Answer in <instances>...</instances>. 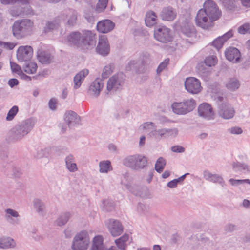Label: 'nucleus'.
Listing matches in <instances>:
<instances>
[{
  "instance_id": "obj_49",
  "label": "nucleus",
  "mask_w": 250,
  "mask_h": 250,
  "mask_svg": "<svg viewBox=\"0 0 250 250\" xmlns=\"http://www.w3.org/2000/svg\"><path fill=\"white\" fill-rule=\"evenodd\" d=\"M232 167L235 171H244V172L249 171L248 166L244 164L240 163L239 162H233L232 163Z\"/></svg>"
},
{
  "instance_id": "obj_17",
  "label": "nucleus",
  "mask_w": 250,
  "mask_h": 250,
  "mask_svg": "<svg viewBox=\"0 0 250 250\" xmlns=\"http://www.w3.org/2000/svg\"><path fill=\"white\" fill-rule=\"evenodd\" d=\"M225 56L227 60L234 63L241 62V53L235 47H229L225 51Z\"/></svg>"
},
{
  "instance_id": "obj_44",
  "label": "nucleus",
  "mask_w": 250,
  "mask_h": 250,
  "mask_svg": "<svg viewBox=\"0 0 250 250\" xmlns=\"http://www.w3.org/2000/svg\"><path fill=\"white\" fill-rule=\"evenodd\" d=\"M223 6L229 10H234L236 8L235 0H220Z\"/></svg>"
},
{
  "instance_id": "obj_41",
  "label": "nucleus",
  "mask_w": 250,
  "mask_h": 250,
  "mask_svg": "<svg viewBox=\"0 0 250 250\" xmlns=\"http://www.w3.org/2000/svg\"><path fill=\"white\" fill-rule=\"evenodd\" d=\"M135 154L129 155L124 158L123 160V164L130 168L134 169V167L136 166L135 163Z\"/></svg>"
},
{
  "instance_id": "obj_21",
  "label": "nucleus",
  "mask_w": 250,
  "mask_h": 250,
  "mask_svg": "<svg viewBox=\"0 0 250 250\" xmlns=\"http://www.w3.org/2000/svg\"><path fill=\"white\" fill-rule=\"evenodd\" d=\"M177 15L176 10L171 6L164 7L162 10L160 16L164 21H172Z\"/></svg>"
},
{
  "instance_id": "obj_60",
  "label": "nucleus",
  "mask_w": 250,
  "mask_h": 250,
  "mask_svg": "<svg viewBox=\"0 0 250 250\" xmlns=\"http://www.w3.org/2000/svg\"><path fill=\"white\" fill-rule=\"evenodd\" d=\"M229 181L232 186L244 183H247L250 185V180L249 179L235 180L234 179H230Z\"/></svg>"
},
{
  "instance_id": "obj_56",
  "label": "nucleus",
  "mask_w": 250,
  "mask_h": 250,
  "mask_svg": "<svg viewBox=\"0 0 250 250\" xmlns=\"http://www.w3.org/2000/svg\"><path fill=\"white\" fill-rule=\"evenodd\" d=\"M238 32L241 34L250 33V24L245 23L238 28Z\"/></svg>"
},
{
  "instance_id": "obj_34",
  "label": "nucleus",
  "mask_w": 250,
  "mask_h": 250,
  "mask_svg": "<svg viewBox=\"0 0 250 250\" xmlns=\"http://www.w3.org/2000/svg\"><path fill=\"white\" fill-rule=\"evenodd\" d=\"M129 240V235L125 234L119 238L115 240V243L119 249L121 250H125L127 246V242Z\"/></svg>"
},
{
  "instance_id": "obj_31",
  "label": "nucleus",
  "mask_w": 250,
  "mask_h": 250,
  "mask_svg": "<svg viewBox=\"0 0 250 250\" xmlns=\"http://www.w3.org/2000/svg\"><path fill=\"white\" fill-rule=\"evenodd\" d=\"M61 22V21L59 15L54 20L47 22L44 29V32H48L56 29L59 26Z\"/></svg>"
},
{
  "instance_id": "obj_19",
  "label": "nucleus",
  "mask_w": 250,
  "mask_h": 250,
  "mask_svg": "<svg viewBox=\"0 0 250 250\" xmlns=\"http://www.w3.org/2000/svg\"><path fill=\"white\" fill-rule=\"evenodd\" d=\"M96 50L98 53L103 56H106L109 53V44L107 39L105 37L102 36L100 37Z\"/></svg>"
},
{
  "instance_id": "obj_3",
  "label": "nucleus",
  "mask_w": 250,
  "mask_h": 250,
  "mask_svg": "<svg viewBox=\"0 0 250 250\" xmlns=\"http://www.w3.org/2000/svg\"><path fill=\"white\" fill-rule=\"evenodd\" d=\"M34 23L31 20L25 19L15 21L12 26L13 36L17 39L30 35L33 30Z\"/></svg>"
},
{
  "instance_id": "obj_37",
  "label": "nucleus",
  "mask_w": 250,
  "mask_h": 250,
  "mask_svg": "<svg viewBox=\"0 0 250 250\" xmlns=\"http://www.w3.org/2000/svg\"><path fill=\"white\" fill-rule=\"evenodd\" d=\"M182 33L187 37H191L195 35L196 30L194 26L190 24H185L181 28Z\"/></svg>"
},
{
  "instance_id": "obj_9",
  "label": "nucleus",
  "mask_w": 250,
  "mask_h": 250,
  "mask_svg": "<svg viewBox=\"0 0 250 250\" xmlns=\"http://www.w3.org/2000/svg\"><path fill=\"white\" fill-rule=\"evenodd\" d=\"M125 77V75L122 72L113 75L107 82V90L116 91L120 89L124 83Z\"/></svg>"
},
{
  "instance_id": "obj_26",
  "label": "nucleus",
  "mask_w": 250,
  "mask_h": 250,
  "mask_svg": "<svg viewBox=\"0 0 250 250\" xmlns=\"http://www.w3.org/2000/svg\"><path fill=\"white\" fill-rule=\"evenodd\" d=\"M147 135L149 137L153 138L157 141L166 139L165 128L156 129L155 127L153 130L150 131Z\"/></svg>"
},
{
  "instance_id": "obj_14",
  "label": "nucleus",
  "mask_w": 250,
  "mask_h": 250,
  "mask_svg": "<svg viewBox=\"0 0 250 250\" xmlns=\"http://www.w3.org/2000/svg\"><path fill=\"white\" fill-rule=\"evenodd\" d=\"M107 228L113 237L121 235L123 231V226L118 220L110 219L107 223Z\"/></svg>"
},
{
  "instance_id": "obj_51",
  "label": "nucleus",
  "mask_w": 250,
  "mask_h": 250,
  "mask_svg": "<svg viewBox=\"0 0 250 250\" xmlns=\"http://www.w3.org/2000/svg\"><path fill=\"white\" fill-rule=\"evenodd\" d=\"M152 62V58L147 52L143 53L142 54L141 65L145 66L150 64Z\"/></svg>"
},
{
  "instance_id": "obj_7",
  "label": "nucleus",
  "mask_w": 250,
  "mask_h": 250,
  "mask_svg": "<svg viewBox=\"0 0 250 250\" xmlns=\"http://www.w3.org/2000/svg\"><path fill=\"white\" fill-rule=\"evenodd\" d=\"M196 25L205 30H209L213 26V21L211 20L205 9H200L195 19Z\"/></svg>"
},
{
  "instance_id": "obj_62",
  "label": "nucleus",
  "mask_w": 250,
  "mask_h": 250,
  "mask_svg": "<svg viewBox=\"0 0 250 250\" xmlns=\"http://www.w3.org/2000/svg\"><path fill=\"white\" fill-rule=\"evenodd\" d=\"M140 127L144 130H147L151 128L154 129L156 127V125L155 124L152 122H147L141 125Z\"/></svg>"
},
{
  "instance_id": "obj_47",
  "label": "nucleus",
  "mask_w": 250,
  "mask_h": 250,
  "mask_svg": "<svg viewBox=\"0 0 250 250\" xmlns=\"http://www.w3.org/2000/svg\"><path fill=\"white\" fill-rule=\"evenodd\" d=\"M166 164V161L163 157L159 158L155 164V169L159 173H161L164 169Z\"/></svg>"
},
{
  "instance_id": "obj_59",
  "label": "nucleus",
  "mask_w": 250,
  "mask_h": 250,
  "mask_svg": "<svg viewBox=\"0 0 250 250\" xmlns=\"http://www.w3.org/2000/svg\"><path fill=\"white\" fill-rule=\"evenodd\" d=\"M16 45V44L13 42H4L0 41V46L7 50L13 49Z\"/></svg>"
},
{
  "instance_id": "obj_63",
  "label": "nucleus",
  "mask_w": 250,
  "mask_h": 250,
  "mask_svg": "<svg viewBox=\"0 0 250 250\" xmlns=\"http://www.w3.org/2000/svg\"><path fill=\"white\" fill-rule=\"evenodd\" d=\"M148 209V206L142 203H139L137 206V211L139 213H144L147 212Z\"/></svg>"
},
{
  "instance_id": "obj_55",
  "label": "nucleus",
  "mask_w": 250,
  "mask_h": 250,
  "mask_svg": "<svg viewBox=\"0 0 250 250\" xmlns=\"http://www.w3.org/2000/svg\"><path fill=\"white\" fill-rule=\"evenodd\" d=\"M18 107L17 106H13L8 112L6 117L7 120H12L18 113Z\"/></svg>"
},
{
  "instance_id": "obj_25",
  "label": "nucleus",
  "mask_w": 250,
  "mask_h": 250,
  "mask_svg": "<svg viewBox=\"0 0 250 250\" xmlns=\"http://www.w3.org/2000/svg\"><path fill=\"white\" fill-rule=\"evenodd\" d=\"M88 73L89 70L87 69H84L80 71L75 75L73 80L74 89H77L81 86L82 82L84 80L85 77L88 75Z\"/></svg>"
},
{
  "instance_id": "obj_24",
  "label": "nucleus",
  "mask_w": 250,
  "mask_h": 250,
  "mask_svg": "<svg viewBox=\"0 0 250 250\" xmlns=\"http://www.w3.org/2000/svg\"><path fill=\"white\" fill-rule=\"evenodd\" d=\"M203 175L205 179L208 181L213 183H217L220 184L222 187H224L225 185V181L223 178L218 174H213L208 170H205L203 172Z\"/></svg>"
},
{
  "instance_id": "obj_40",
  "label": "nucleus",
  "mask_w": 250,
  "mask_h": 250,
  "mask_svg": "<svg viewBox=\"0 0 250 250\" xmlns=\"http://www.w3.org/2000/svg\"><path fill=\"white\" fill-rule=\"evenodd\" d=\"M15 245L14 240L10 237L0 239V248H13Z\"/></svg>"
},
{
  "instance_id": "obj_8",
  "label": "nucleus",
  "mask_w": 250,
  "mask_h": 250,
  "mask_svg": "<svg viewBox=\"0 0 250 250\" xmlns=\"http://www.w3.org/2000/svg\"><path fill=\"white\" fill-rule=\"evenodd\" d=\"M205 11L208 14V18L214 21L217 20L221 15V12L219 9L217 4L212 0H207L204 4Z\"/></svg>"
},
{
  "instance_id": "obj_1",
  "label": "nucleus",
  "mask_w": 250,
  "mask_h": 250,
  "mask_svg": "<svg viewBox=\"0 0 250 250\" xmlns=\"http://www.w3.org/2000/svg\"><path fill=\"white\" fill-rule=\"evenodd\" d=\"M66 41L68 45L81 49H88L96 44L95 34L88 30L72 32L67 36Z\"/></svg>"
},
{
  "instance_id": "obj_50",
  "label": "nucleus",
  "mask_w": 250,
  "mask_h": 250,
  "mask_svg": "<svg viewBox=\"0 0 250 250\" xmlns=\"http://www.w3.org/2000/svg\"><path fill=\"white\" fill-rule=\"evenodd\" d=\"M203 62L209 68L210 67L214 66L215 64H216L217 58L214 56H209L207 57Z\"/></svg>"
},
{
  "instance_id": "obj_2",
  "label": "nucleus",
  "mask_w": 250,
  "mask_h": 250,
  "mask_svg": "<svg viewBox=\"0 0 250 250\" xmlns=\"http://www.w3.org/2000/svg\"><path fill=\"white\" fill-rule=\"evenodd\" d=\"M34 125L33 120L31 119H28L12 128L8 132V138L6 139L9 142L20 141L31 131Z\"/></svg>"
},
{
  "instance_id": "obj_28",
  "label": "nucleus",
  "mask_w": 250,
  "mask_h": 250,
  "mask_svg": "<svg viewBox=\"0 0 250 250\" xmlns=\"http://www.w3.org/2000/svg\"><path fill=\"white\" fill-rule=\"evenodd\" d=\"M226 88L231 92H234L238 89L240 86L239 81L235 78H232L229 79L226 83Z\"/></svg>"
},
{
  "instance_id": "obj_27",
  "label": "nucleus",
  "mask_w": 250,
  "mask_h": 250,
  "mask_svg": "<svg viewBox=\"0 0 250 250\" xmlns=\"http://www.w3.org/2000/svg\"><path fill=\"white\" fill-rule=\"evenodd\" d=\"M135 163L136 166L134 167V170H139L144 168L147 164V159L141 154H135Z\"/></svg>"
},
{
  "instance_id": "obj_10",
  "label": "nucleus",
  "mask_w": 250,
  "mask_h": 250,
  "mask_svg": "<svg viewBox=\"0 0 250 250\" xmlns=\"http://www.w3.org/2000/svg\"><path fill=\"white\" fill-rule=\"evenodd\" d=\"M185 87L188 93L192 94H198L202 89L200 81L194 77H189L186 79Z\"/></svg>"
},
{
  "instance_id": "obj_16",
  "label": "nucleus",
  "mask_w": 250,
  "mask_h": 250,
  "mask_svg": "<svg viewBox=\"0 0 250 250\" xmlns=\"http://www.w3.org/2000/svg\"><path fill=\"white\" fill-rule=\"evenodd\" d=\"M104 87L103 80L100 78L95 80L90 85L88 90V94L94 97L99 96Z\"/></svg>"
},
{
  "instance_id": "obj_58",
  "label": "nucleus",
  "mask_w": 250,
  "mask_h": 250,
  "mask_svg": "<svg viewBox=\"0 0 250 250\" xmlns=\"http://www.w3.org/2000/svg\"><path fill=\"white\" fill-rule=\"evenodd\" d=\"M169 62V59L167 58L159 64L156 70L158 74H160L167 67Z\"/></svg>"
},
{
  "instance_id": "obj_29",
  "label": "nucleus",
  "mask_w": 250,
  "mask_h": 250,
  "mask_svg": "<svg viewBox=\"0 0 250 250\" xmlns=\"http://www.w3.org/2000/svg\"><path fill=\"white\" fill-rule=\"evenodd\" d=\"M33 206L36 212L40 215L44 216L45 214V205L39 199H35L33 201Z\"/></svg>"
},
{
  "instance_id": "obj_46",
  "label": "nucleus",
  "mask_w": 250,
  "mask_h": 250,
  "mask_svg": "<svg viewBox=\"0 0 250 250\" xmlns=\"http://www.w3.org/2000/svg\"><path fill=\"white\" fill-rule=\"evenodd\" d=\"M102 208L104 211H111L114 208V202L110 200H104L102 202Z\"/></svg>"
},
{
  "instance_id": "obj_20",
  "label": "nucleus",
  "mask_w": 250,
  "mask_h": 250,
  "mask_svg": "<svg viewBox=\"0 0 250 250\" xmlns=\"http://www.w3.org/2000/svg\"><path fill=\"white\" fill-rule=\"evenodd\" d=\"M115 27V23L110 20H104L99 21L97 24V30L103 33H107L112 31Z\"/></svg>"
},
{
  "instance_id": "obj_15",
  "label": "nucleus",
  "mask_w": 250,
  "mask_h": 250,
  "mask_svg": "<svg viewBox=\"0 0 250 250\" xmlns=\"http://www.w3.org/2000/svg\"><path fill=\"white\" fill-rule=\"evenodd\" d=\"M198 113L200 117L209 120L214 119V112L211 106L208 103L201 104L198 107Z\"/></svg>"
},
{
  "instance_id": "obj_52",
  "label": "nucleus",
  "mask_w": 250,
  "mask_h": 250,
  "mask_svg": "<svg viewBox=\"0 0 250 250\" xmlns=\"http://www.w3.org/2000/svg\"><path fill=\"white\" fill-rule=\"evenodd\" d=\"M141 63L138 60H131L128 63V67L129 70H134L137 72H139V69Z\"/></svg>"
},
{
  "instance_id": "obj_23",
  "label": "nucleus",
  "mask_w": 250,
  "mask_h": 250,
  "mask_svg": "<svg viewBox=\"0 0 250 250\" xmlns=\"http://www.w3.org/2000/svg\"><path fill=\"white\" fill-rule=\"evenodd\" d=\"M232 36L233 31L232 30H230L222 36H220L214 40L212 42V44L217 50H219L222 47L224 43Z\"/></svg>"
},
{
  "instance_id": "obj_22",
  "label": "nucleus",
  "mask_w": 250,
  "mask_h": 250,
  "mask_svg": "<svg viewBox=\"0 0 250 250\" xmlns=\"http://www.w3.org/2000/svg\"><path fill=\"white\" fill-rule=\"evenodd\" d=\"M4 217L6 221L12 225L18 224L20 222V215L15 210L11 208L6 209Z\"/></svg>"
},
{
  "instance_id": "obj_57",
  "label": "nucleus",
  "mask_w": 250,
  "mask_h": 250,
  "mask_svg": "<svg viewBox=\"0 0 250 250\" xmlns=\"http://www.w3.org/2000/svg\"><path fill=\"white\" fill-rule=\"evenodd\" d=\"M146 188H141L140 187H132L129 188V190L136 195L143 196L142 190H144Z\"/></svg>"
},
{
  "instance_id": "obj_39",
  "label": "nucleus",
  "mask_w": 250,
  "mask_h": 250,
  "mask_svg": "<svg viewBox=\"0 0 250 250\" xmlns=\"http://www.w3.org/2000/svg\"><path fill=\"white\" fill-rule=\"evenodd\" d=\"M112 170L111 162L109 160L102 161L99 163V171L101 173H107Z\"/></svg>"
},
{
  "instance_id": "obj_12",
  "label": "nucleus",
  "mask_w": 250,
  "mask_h": 250,
  "mask_svg": "<svg viewBox=\"0 0 250 250\" xmlns=\"http://www.w3.org/2000/svg\"><path fill=\"white\" fill-rule=\"evenodd\" d=\"M218 114L225 119H229L233 117L235 114L234 108L228 102H223L219 105Z\"/></svg>"
},
{
  "instance_id": "obj_64",
  "label": "nucleus",
  "mask_w": 250,
  "mask_h": 250,
  "mask_svg": "<svg viewBox=\"0 0 250 250\" xmlns=\"http://www.w3.org/2000/svg\"><path fill=\"white\" fill-rule=\"evenodd\" d=\"M236 229V226L232 224L229 223L224 227V230L227 232H232Z\"/></svg>"
},
{
  "instance_id": "obj_5",
  "label": "nucleus",
  "mask_w": 250,
  "mask_h": 250,
  "mask_svg": "<svg viewBox=\"0 0 250 250\" xmlns=\"http://www.w3.org/2000/svg\"><path fill=\"white\" fill-rule=\"evenodd\" d=\"M89 242L87 232L83 230L76 235L73 239L71 248L73 250H86Z\"/></svg>"
},
{
  "instance_id": "obj_53",
  "label": "nucleus",
  "mask_w": 250,
  "mask_h": 250,
  "mask_svg": "<svg viewBox=\"0 0 250 250\" xmlns=\"http://www.w3.org/2000/svg\"><path fill=\"white\" fill-rule=\"evenodd\" d=\"M108 2V0H99L97 4L96 10L100 13L105 9Z\"/></svg>"
},
{
  "instance_id": "obj_42",
  "label": "nucleus",
  "mask_w": 250,
  "mask_h": 250,
  "mask_svg": "<svg viewBox=\"0 0 250 250\" xmlns=\"http://www.w3.org/2000/svg\"><path fill=\"white\" fill-rule=\"evenodd\" d=\"M24 71L28 74L35 73L37 69V64L32 62H26L24 66Z\"/></svg>"
},
{
  "instance_id": "obj_30",
  "label": "nucleus",
  "mask_w": 250,
  "mask_h": 250,
  "mask_svg": "<svg viewBox=\"0 0 250 250\" xmlns=\"http://www.w3.org/2000/svg\"><path fill=\"white\" fill-rule=\"evenodd\" d=\"M66 168L70 172H74L78 170L76 164L74 162V157L73 155L69 154L65 159Z\"/></svg>"
},
{
  "instance_id": "obj_4",
  "label": "nucleus",
  "mask_w": 250,
  "mask_h": 250,
  "mask_svg": "<svg viewBox=\"0 0 250 250\" xmlns=\"http://www.w3.org/2000/svg\"><path fill=\"white\" fill-rule=\"evenodd\" d=\"M196 107V102L193 99L174 102L171 105L173 112L178 115H185L192 111Z\"/></svg>"
},
{
  "instance_id": "obj_36",
  "label": "nucleus",
  "mask_w": 250,
  "mask_h": 250,
  "mask_svg": "<svg viewBox=\"0 0 250 250\" xmlns=\"http://www.w3.org/2000/svg\"><path fill=\"white\" fill-rule=\"evenodd\" d=\"M196 68L197 73L202 77H207L210 74V68L203 62L197 64Z\"/></svg>"
},
{
  "instance_id": "obj_38",
  "label": "nucleus",
  "mask_w": 250,
  "mask_h": 250,
  "mask_svg": "<svg viewBox=\"0 0 250 250\" xmlns=\"http://www.w3.org/2000/svg\"><path fill=\"white\" fill-rule=\"evenodd\" d=\"M49 154L48 148H40L37 149L34 154V157L36 159H42V158H45V163H48L49 160L47 158Z\"/></svg>"
},
{
  "instance_id": "obj_6",
  "label": "nucleus",
  "mask_w": 250,
  "mask_h": 250,
  "mask_svg": "<svg viewBox=\"0 0 250 250\" xmlns=\"http://www.w3.org/2000/svg\"><path fill=\"white\" fill-rule=\"evenodd\" d=\"M154 36L156 40L163 43L169 42L173 40L171 30L164 25L155 27Z\"/></svg>"
},
{
  "instance_id": "obj_54",
  "label": "nucleus",
  "mask_w": 250,
  "mask_h": 250,
  "mask_svg": "<svg viewBox=\"0 0 250 250\" xmlns=\"http://www.w3.org/2000/svg\"><path fill=\"white\" fill-rule=\"evenodd\" d=\"M112 72L113 70L111 65L105 66L103 69V73L102 74V78L104 79L107 78Z\"/></svg>"
},
{
  "instance_id": "obj_32",
  "label": "nucleus",
  "mask_w": 250,
  "mask_h": 250,
  "mask_svg": "<svg viewBox=\"0 0 250 250\" xmlns=\"http://www.w3.org/2000/svg\"><path fill=\"white\" fill-rule=\"evenodd\" d=\"M157 15L152 11L146 13L145 18V23L147 26L151 27L156 23Z\"/></svg>"
},
{
  "instance_id": "obj_61",
  "label": "nucleus",
  "mask_w": 250,
  "mask_h": 250,
  "mask_svg": "<svg viewBox=\"0 0 250 250\" xmlns=\"http://www.w3.org/2000/svg\"><path fill=\"white\" fill-rule=\"evenodd\" d=\"M10 67L13 72L17 73L18 74L20 75L22 72L21 67L15 62H11Z\"/></svg>"
},
{
  "instance_id": "obj_18",
  "label": "nucleus",
  "mask_w": 250,
  "mask_h": 250,
  "mask_svg": "<svg viewBox=\"0 0 250 250\" xmlns=\"http://www.w3.org/2000/svg\"><path fill=\"white\" fill-rule=\"evenodd\" d=\"M64 120L68 127L71 128L80 124V117L76 112L69 111L65 114Z\"/></svg>"
},
{
  "instance_id": "obj_45",
  "label": "nucleus",
  "mask_w": 250,
  "mask_h": 250,
  "mask_svg": "<svg viewBox=\"0 0 250 250\" xmlns=\"http://www.w3.org/2000/svg\"><path fill=\"white\" fill-rule=\"evenodd\" d=\"M30 0H0V2L4 5H14L15 4L27 5L29 3Z\"/></svg>"
},
{
  "instance_id": "obj_33",
  "label": "nucleus",
  "mask_w": 250,
  "mask_h": 250,
  "mask_svg": "<svg viewBox=\"0 0 250 250\" xmlns=\"http://www.w3.org/2000/svg\"><path fill=\"white\" fill-rule=\"evenodd\" d=\"M37 57L39 61L42 63L49 64L52 60L50 54L44 51L39 50Z\"/></svg>"
},
{
  "instance_id": "obj_13",
  "label": "nucleus",
  "mask_w": 250,
  "mask_h": 250,
  "mask_svg": "<svg viewBox=\"0 0 250 250\" xmlns=\"http://www.w3.org/2000/svg\"><path fill=\"white\" fill-rule=\"evenodd\" d=\"M33 49L31 46H21L17 52V58L19 62H27L33 55Z\"/></svg>"
},
{
  "instance_id": "obj_43",
  "label": "nucleus",
  "mask_w": 250,
  "mask_h": 250,
  "mask_svg": "<svg viewBox=\"0 0 250 250\" xmlns=\"http://www.w3.org/2000/svg\"><path fill=\"white\" fill-rule=\"evenodd\" d=\"M70 215L68 212H65L61 214L56 220V224L59 226H62L65 225L69 219Z\"/></svg>"
},
{
  "instance_id": "obj_48",
  "label": "nucleus",
  "mask_w": 250,
  "mask_h": 250,
  "mask_svg": "<svg viewBox=\"0 0 250 250\" xmlns=\"http://www.w3.org/2000/svg\"><path fill=\"white\" fill-rule=\"evenodd\" d=\"M166 137L175 138L177 137L179 133V130L177 128H165Z\"/></svg>"
},
{
  "instance_id": "obj_11",
  "label": "nucleus",
  "mask_w": 250,
  "mask_h": 250,
  "mask_svg": "<svg viewBox=\"0 0 250 250\" xmlns=\"http://www.w3.org/2000/svg\"><path fill=\"white\" fill-rule=\"evenodd\" d=\"M77 12L72 9L66 11L59 15L61 22L65 21V25L68 27L75 26L77 21Z\"/></svg>"
},
{
  "instance_id": "obj_35",
  "label": "nucleus",
  "mask_w": 250,
  "mask_h": 250,
  "mask_svg": "<svg viewBox=\"0 0 250 250\" xmlns=\"http://www.w3.org/2000/svg\"><path fill=\"white\" fill-rule=\"evenodd\" d=\"M105 248L103 244V239L101 236L94 237L91 250H105Z\"/></svg>"
}]
</instances>
